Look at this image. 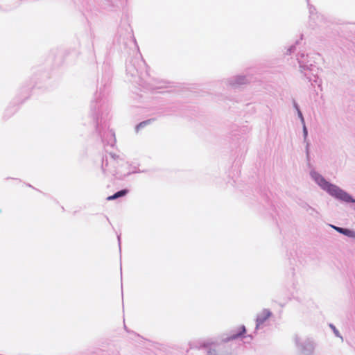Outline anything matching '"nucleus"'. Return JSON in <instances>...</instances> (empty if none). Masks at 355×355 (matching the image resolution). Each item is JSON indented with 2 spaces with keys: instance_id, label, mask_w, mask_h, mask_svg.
Wrapping results in <instances>:
<instances>
[{
  "instance_id": "7",
  "label": "nucleus",
  "mask_w": 355,
  "mask_h": 355,
  "mask_svg": "<svg viewBox=\"0 0 355 355\" xmlns=\"http://www.w3.org/2000/svg\"><path fill=\"white\" fill-rule=\"evenodd\" d=\"M304 133L306 135L307 132H306V128H304Z\"/></svg>"
},
{
  "instance_id": "6",
  "label": "nucleus",
  "mask_w": 355,
  "mask_h": 355,
  "mask_svg": "<svg viewBox=\"0 0 355 355\" xmlns=\"http://www.w3.org/2000/svg\"><path fill=\"white\" fill-rule=\"evenodd\" d=\"M333 227L340 233H342L347 236H351L352 232L348 229H344L338 227L333 226Z\"/></svg>"
},
{
  "instance_id": "2",
  "label": "nucleus",
  "mask_w": 355,
  "mask_h": 355,
  "mask_svg": "<svg viewBox=\"0 0 355 355\" xmlns=\"http://www.w3.org/2000/svg\"><path fill=\"white\" fill-rule=\"evenodd\" d=\"M271 312L268 309H263L257 316V327L263 324L271 316Z\"/></svg>"
},
{
  "instance_id": "1",
  "label": "nucleus",
  "mask_w": 355,
  "mask_h": 355,
  "mask_svg": "<svg viewBox=\"0 0 355 355\" xmlns=\"http://www.w3.org/2000/svg\"><path fill=\"white\" fill-rule=\"evenodd\" d=\"M329 194L334 196L336 198L342 200L345 202H352L353 200L350 196L347 193L341 190L337 186L329 184V185L325 189Z\"/></svg>"
},
{
  "instance_id": "4",
  "label": "nucleus",
  "mask_w": 355,
  "mask_h": 355,
  "mask_svg": "<svg viewBox=\"0 0 355 355\" xmlns=\"http://www.w3.org/2000/svg\"><path fill=\"white\" fill-rule=\"evenodd\" d=\"M245 333V328L244 326H241L238 331H236V333L231 335L230 336L225 338L223 340V341L225 342H227L229 340H234L236 338H237L239 336H241L243 334Z\"/></svg>"
},
{
  "instance_id": "5",
  "label": "nucleus",
  "mask_w": 355,
  "mask_h": 355,
  "mask_svg": "<svg viewBox=\"0 0 355 355\" xmlns=\"http://www.w3.org/2000/svg\"><path fill=\"white\" fill-rule=\"evenodd\" d=\"M127 193H128V190L123 189V190H121V191H119L116 192V193H114L112 196H108L107 198V200H112L116 199L118 198L124 196Z\"/></svg>"
},
{
  "instance_id": "3",
  "label": "nucleus",
  "mask_w": 355,
  "mask_h": 355,
  "mask_svg": "<svg viewBox=\"0 0 355 355\" xmlns=\"http://www.w3.org/2000/svg\"><path fill=\"white\" fill-rule=\"evenodd\" d=\"M314 178L315 181L318 182V184L324 189L325 190L326 188L329 185L330 183H329L327 181L325 180V179L318 174H315Z\"/></svg>"
},
{
  "instance_id": "8",
  "label": "nucleus",
  "mask_w": 355,
  "mask_h": 355,
  "mask_svg": "<svg viewBox=\"0 0 355 355\" xmlns=\"http://www.w3.org/2000/svg\"><path fill=\"white\" fill-rule=\"evenodd\" d=\"M208 355H211V351H209V352H208Z\"/></svg>"
}]
</instances>
